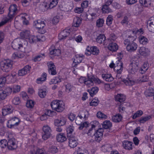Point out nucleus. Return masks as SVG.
<instances>
[{"mask_svg":"<svg viewBox=\"0 0 154 154\" xmlns=\"http://www.w3.org/2000/svg\"><path fill=\"white\" fill-rule=\"evenodd\" d=\"M15 135L12 132H9L8 134V147L9 150H13L17 147V142L14 138Z\"/></svg>","mask_w":154,"mask_h":154,"instance_id":"1","label":"nucleus"},{"mask_svg":"<svg viewBox=\"0 0 154 154\" xmlns=\"http://www.w3.org/2000/svg\"><path fill=\"white\" fill-rule=\"evenodd\" d=\"M27 42L23 39L20 38L15 39L12 43V47L14 49H21L25 47V45Z\"/></svg>","mask_w":154,"mask_h":154,"instance_id":"2","label":"nucleus"},{"mask_svg":"<svg viewBox=\"0 0 154 154\" xmlns=\"http://www.w3.org/2000/svg\"><path fill=\"white\" fill-rule=\"evenodd\" d=\"M51 105L53 109L57 112H61L64 109L63 103L61 100H54L51 102Z\"/></svg>","mask_w":154,"mask_h":154,"instance_id":"3","label":"nucleus"},{"mask_svg":"<svg viewBox=\"0 0 154 154\" xmlns=\"http://www.w3.org/2000/svg\"><path fill=\"white\" fill-rule=\"evenodd\" d=\"M13 62L9 59L4 60L0 63V66L4 71L7 72L10 71L12 68Z\"/></svg>","mask_w":154,"mask_h":154,"instance_id":"4","label":"nucleus"},{"mask_svg":"<svg viewBox=\"0 0 154 154\" xmlns=\"http://www.w3.org/2000/svg\"><path fill=\"white\" fill-rule=\"evenodd\" d=\"M18 12V7L15 4L11 5L9 8L8 17L4 18L3 20L7 19L8 22L10 21Z\"/></svg>","mask_w":154,"mask_h":154,"instance_id":"5","label":"nucleus"},{"mask_svg":"<svg viewBox=\"0 0 154 154\" xmlns=\"http://www.w3.org/2000/svg\"><path fill=\"white\" fill-rule=\"evenodd\" d=\"M20 122V121L18 118L11 117L8 121L7 125L9 128H13L18 125Z\"/></svg>","mask_w":154,"mask_h":154,"instance_id":"6","label":"nucleus"},{"mask_svg":"<svg viewBox=\"0 0 154 154\" xmlns=\"http://www.w3.org/2000/svg\"><path fill=\"white\" fill-rule=\"evenodd\" d=\"M34 26L38 29V32L41 34H44L46 32L45 30L44 29L45 25L44 21L40 20H38L34 22Z\"/></svg>","mask_w":154,"mask_h":154,"instance_id":"7","label":"nucleus"},{"mask_svg":"<svg viewBox=\"0 0 154 154\" xmlns=\"http://www.w3.org/2000/svg\"><path fill=\"white\" fill-rule=\"evenodd\" d=\"M101 83V81L98 78H96L94 76H88V79L85 82V84L88 87L91 86H93L94 83H97L98 84Z\"/></svg>","mask_w":154,"mask_h":154,"instance_id":"8","label":"nucleus"},{"mask_svg":"<svg viewBox=\"0 0 154 154\" xmlns=\"http://www.w3.org/2000/svg\"><path fill=\"white\" fill-rule=\"evenodd\" d=\"M43 130L44 134L42 135V138L45 140L49 138L51 134V130L50 127L48 125H45L43 127Z\"/></svg>","mask_w":154,"mask_h":154,"instance_id":"9","label":"nucleus"},{"mask_svg":"<svg viewBox=\"0 0 154 154\" xmlns=\"http://www.w3.org/2000/svg\"><path fill=\"white\" fill-rule=\"evenodd\" d=\"M81 116H78L75 119V122L76 124L79 125L80 126L79 127V130H82L84 127H87L88 126V123L87 122H85L82 123L83 119H82Z\"/></svg>","mask_w":154,"mask_h":154,"instance_id":"10","label":"nucleus"},{"mask_svg":"<svg viewBox=\"0 0 154 154\" xmlns=\"http://www.w3.org/2000/svg\"><path fill=\"white\" fill-rule=\"evenodd\" d=\"M99 52V50L97 47L95 46L90 47L88 46L86 49L85 54L87 56L90 55L91 54L97 55Z\"/></svg>","mask_w":154,"mask_h":154,"instance_id":"11","label":"nucleus"},{"mask_svg":"<svg viewBox=\"0 0 154 154\" xmlns=\"http://www.w3.org/2000/svg\"><path fill=\"white\" fill-rule=\"evenodd\" d=\"M138 67L137 64L131 63L129 66L128 72L131 76L136 74L138 73Z\"/></svg>","mask_w":154,"mask_h":154,"instance_id":"12","label":"nucleus"},{"mask_svg":"<svg viewBox=\"0 0 154 154\" xmlns=\"http://www.w3.org/2000/svg\"><path fill=\"white\" fill-rule=\"evenodd\" d=\"M146 26L149 31L154 33V17H152L148 20Z\"/></svg>","mask_w":154,"mask_h":154,"instance_id":"13","label":"nucleus"},{"mask_svg":"<svg viewBox=\"0 0 154 154\" xmlns=\"http://www.w3.org/2000/svg\"><path fill=\"white\" fill-rule=\"evenodd\" d=\"M84 57V56L82 54L76 55L73 59L72 66H75L77 64L80 63L83 59Z\"/></svg>","mask_w":154,"mask_h":154,"instance_id":"14","label":"nucleus"},{"mask_svg":"<svg viewBox=\"0 0 154 154\" xmlns=\"http://www.w3.org/2000/svg\"><path fill=\"white\" fill-rule=\"evenodd\" d=\"M138 45L136 43L132 42L129 43L126 46L127 51L132 52L135 51L137 49Z\"/></svg>","mask_w":154,"mask_h":154,"instance_id":"15","label":"nucleus"},{"mask_svg":"<svg viewBox=\"0 0 154 154\" xmlns=\"http://www.w3.org/2000/svg\"><path fill=\"white\" fill-rule=\"evenodd\" d=\"M66 118L63 117H61L55 120L54 124L56 126H62L64 125L66 123Z\"/></svg>","mask_w":154,"mask_h":154,"instance_id":"16","label":"nucleus"},{"mask_svg":"<svg viewBox=\"0 0 154 154\" xmlns=\"http://www.w3.org/2000/svg\"><path fill=\"white\" fill-rule=\"evenodd\" d=\"M70 34V30L65 29L61 32L59 34L58 38L60 40H63Z\"/></svg>","mask_w":154,"mask_h":154,"instance_id":"17","label":"nucleus"},{"mask_svg":"<svg viewBox=\"0 0 154 154\" xmlns=\"http://www.w3.org/2000/svg\"><path fill=\"white\" fill-rule=\"evenodd\" d=\"M31 68L30 66H26L21 69L19 71L18 75L20 76H22L26 75L29 72Z\"/></svg>","mask_w":154,"mask_h":154,"instance_id":"18","label":"nucleus"},{"mask_svg":"<svg viewBox=\"0 0 154 154\" xmlns=\"http://www.w3.org/2000/svg\"><path fill=\"white\" fill-rule=\"evenodd\" d=\"M138 52L141 55L146 56L149 55L150 51L148 48L144 47H142L139 49Z\"/></svg>","mask_w":154,"mask_h":154,"instance_id":"19","label":"nucleus"},{"mask_svg":"<svg viewBox=\"0 0 154 154\" xmlns=\"http://www.w3.org/2000/svg\"><path fill=\"white\" fill-rule=\"evenodd\" d=\"M48 72L51 75H54L57 74L56 68L54 64L51 62L48 63Z\"/></svg>","mask_w":154,"mask_h":154,"instance_id":"20","label":"nucleus"},{"mask_svg":"<svg viewBox=\"0 0 154 154\" xmlns=\"http://www.w3.org/2000/svg\"><path fill=\"white\" fill-rule=\"evenodd\" d=\"M122 63L120 61L118 60L116 62V65L114 68V70L118 73H122L123 69Z\"/></svg>","mask_w":154,"mask_h":154,"instance_id":"21","label":"nucleus"},{"mask_svg":"<svg viewBox=\"0 0 154 154\" xmlns=\"http://www.w3.org/2000/svg\"><path fill=\"white\" fill-rule=\"evenodd\" d=\"M133 143L132 142L125 140L122 142V145L123 147L126 149L131 150L133 149L132 144Z\"/></svg>","mask_w":154,"mask_h":154,"instance_id":"22","label":"nucleus"},{"mask_svg":"<svg viewBox=\"0 0 154 154\" xmlns=\"http://www.w3.org/2000/svg\"><path fill=\"white\" fill-rule=\"evenodd\" d=\"M17 74L14 72L7 76V79L8 82H14L16 80Z\"/></svg>","mask_w":154,"mask_h":154,"instance_id":"23","label":"nucleus"},{"mask_svg":"<svg viewBox=\"0 0 154 154\" xmlns=\"http://www.w3.org/2000/svg\"><path fill=\"white\" fill-rule=\"evenodd\" d=\"M69 145L72 148L76 147L78 145L76 139L74 137H71L69 138Z\"/></svg>","mask_w":154,"mask_h":154,"instance_id":"24","label":"nucleus"},{"mask_svg":"<svg viewBox=\"0 0 154 154\" xmlns=\"http://www.w3.org/2000/svg\"><path fill=\"white\" fill-rule=\"evenodd\" d=\"M13 109L11 106H7L4 107L2 110V114L3 116H5L8 114L11 113Z\"/></svg>","mask_w":154,"mask_h":154,"instance_id":"25","label":"nucleus"},{"mask_svg":"<svg viewBox=\"0 0 154 154\" xmlns=\"http://www.w3.org/2000/svg\"><path fill=\"white\" fill-rule=\"evenodd\" d=\"M50 52L51 54L54 56H58L61 53L60 50L58 49H55L54 46H52L50 48Z\"/></svg>","mask_w":154,"mask_h":154,"instance_id":"26","label":"nucleus"},{"mask_svg":"<svg viewBox=\"0 0 154 154\" xmlns=\"http://www.w3.org/2000/svg\"><path fill=\"white\" fill-rule=\"evenodd\" d=\"M108 49L112 52H116L118 49V46L115 43L111 42L108 46Z\"/></svg>","mask_w":154,"mask_h":154,"instance_id":"27","label":"nucleus"},{"mask_svg":"<svg viewBox=\"0 0 154 154\" xmlns=\"http://www.w3.org/2000/svg\"><path fill=\"white\" fill-rule=\"evenodd\" d=\"M20 35L22 38L28 39L30 35V31L28 30H24L20 32Z\"/></svg>","mask_w":154,"mask_h":154,"instance_id":"28","label":"nucleus"},{"mask_svg":"<svg viewBox=\"0 0 154 154\" xmlns=\"http://www.w3.org/2000/svg\"><path fill=\"white\" fill-rule=\"evenodd\" d=\"M103 79L108 82H111L113 80V78L111 75L109 73L103 74L102 75Z\"/></svg>","mask_w":154,"mask_h":154,"instance_id":"29","label":"nucleus"},{"mask_svg":"<svg viewBox=\"0 0 154 154\" xmlns=\"http://www.w3.org/2000/svg\"><path fill=\"white\" fill-rule=\"evenodd\" d=\"M103 129L102 128H99L94 134V135L96 140H97L98 138H101L103 135Z\"/></svg>","mask_w":154,"mask_h":154,"instance_id":"30","label":"nucleus"},{"mask_svg":"<svg viewBox=\"0 0 154 154\" xmlns=\"http://www.w3.org/2000/svg\"><path fill=\"white\" fill-rule=\"evenodd\" d=\"M139 2L144 7H148L151 5L152 0H140Z\"/></svg>","mask_w":154,"mask_h":154,"instance_id":"31","label":"nucleus"},{"mask_svg":"<svg viewBox=\"0 0 154 154\" xmlns=\"http://www.w3.org/2000/svg\"><path fill=\"white\" fill-rule=\"evenodd\" d=\"M81 22V19L79 17H75L74 18L72 23L73 26L75 27H78L79 26Z\"/></svg>","mask_w":154,"mask_h":154,"instance_id":"32","label":"nucleus"},{"mask_svg":"<svg viewBox=\"0 0 154 154\" xmlns=\"http://www.w3.org/2000/svg\"><path fill=\"white\" fill-rule=\"evenodd\" d=\"M125 96L122 94H118L115 97L116 100L120 102L124 101L125 99Z\"/></svg>","mask_w":154,"mask_h":154,"instance_id":"33","label":"nucleus"},{"mask_svg":"<svg viewBox=\"0 0 154 154\" xmlns=\"http://www.w3.org/2000/svg\"><path fill=\"white\" fill-rule=\"evenodd\" d=\"M57 139L58 142H63L65 141L66 139L65 135L61 133L57 135Z\"/></svg>","mask_w":154,"mask_h":154,"instance_id":"34","label":"nucleus"},{"mask_svg":"<svg viewBox=\"0 0 154 154\" xmlns=\"http://www.w3.org/2000/svg\"><path fill=\"white\" fill-rule=\"evenodd\" d=\"M28 39L29 42L31 44L35 43L38 42L37 36L34 35H30Z\"/></svg>","mask_w":154,"mask_h":154,"instance_id":"35","label":"nucleus"},{"mask_svg":"<svg viewBox=\"0 0 154 154\" xmlns=\"http://www.w3.org/2000/svg\"><path fill=\"white\" fill-rule=\"evenodd\" d=\"M138 40L140 43L143 45H146L148 42L147 38L143 35L140 36L138 38Z\"/></svg>","mask_w":154,"mask_h":154,"instance_id":"36","label":"nucleus"},{"mask_svg":"<svg viewBox=\"0 0 154 154\" xmlns=\"http://www.w3.org/2000/svg\"><path fill=\"white\" fill-rule=\"evenodd\" d=\"M148 65L147 63H145L140 68L139 72L141 74L144 73L149 68Z\"/></svg>","mask_w":154,"mask_h":154,"instance_id":"37","label":"nucleus"},{"mask_svg":"<svg viewBox=\"0 0 154 154\" xmlns=\"http://www.w3.org/2000/svg\"><path fill=\"white\" fill-rule=\"evenodd\" d=\"M122 116L119 114H117L112 118V121L115 122H119L122 119Z\"/></svg>","mask_w":154,"mask_h":154,"instance_id":"38","label":"nucleus"},{"mask_svg":"<svg viewBox=\"0 0 154 154\" xmlns=\"http://www.w3.org/2000/svg\"><path fill=\"white\" fill-rule=\"evenodd\" d=\"M98 123H99L97 121H93V122L91 123V127L88 130V132L87 133V134H88V135L91 136V135L93 129V128H94L96 127V126L98 125Z\"/></svg>","mask_w":154,"mask_h":154,"instance_id":"39","label":"nucleus"},{"mask_svg":"<svg viewBox=\"0 0 154 154\" xmlns=\"http://www.w3.org/2000/svg\"><path fill=\"white\" fill-rule=\"evenodd\" d=\"M122 81L127 86H132L134 83V82L131 79H123Z\"/></svg>","mask_w":154,"mask_h":154,"instance_id":"40","label":"nucleus"},{"mask_svg":"<svg viewBox=\"0 0 154 154\" xmlns=\"http://www.w3.org/2000/svg\"><path fill=\"white\" fill-rule=\"evenodd\" d=\"M46 90L45 89H39L38 92V95L42 98H44L47 94Z\"/></svg>","mask_w":154,"mask_h":154,"instance_id":"41","label":"nucleus"},{"mask_svg":"<svg viewBox=\"0 0 154 154\" xmlns=\"http://www.w3.org/2000/svg\"><path fill=\"white\" fill-rule=\"evenodd\" d=\"M145 95L146 96H152L154 95V89L152 88H149L146 90L145 92Z\"/></svg>","mask_w":154,"mask_h":154,"instance_id":"42","label":"nucleus"},{"mask_svg":"<svg viewBox=\"0 0 154 154\" xmlns=\"http://www.w3.org/2000/svg\"><path fill=\"white\" fill-rule=\"evenodd\" d=\"M109 5H104L102 8V12L103 13H109L112 12V10L109 8Z\"/></svg>","mask_w":154,"mask_h":154,"instance_id":"43","label":"nucleus"},{"mask_svg":"<svg viewBox=\"0 0 154 154\" xmlns=\"http://www.w3.org/2000/svg\"><path fill=\"white\" fill-rule=\"evenodd\" d=\"M106 39V37L103 34H100L97 38V42L101 44Z\"/></svg>","mask_w":154,"mask_h":154,"instance_id":"44","label":"nucleus"},{"mask_svg":"<svg viewBox=\"0 0 154 154\" xmlns=\"http://www.w3.org/2000/svg\"><path fill=\"white\" fill-rule=\"evenodd\" d=\"M98 90V88L95 87L92 88L91 90H88V91L89 92L91 96L93 97L97 93Z\"/></svg>","mask_w":154,"mask_h":154,"instance_id":"45","label":"nucleus"},{"mask_svg":"<svg viewBox=\"0 0 154 154\" xmlns=\"http://www.w3.org/2000/svg\"><path fill=\"white\" fill-rule=\"evenodd\" d=\"M151 118H152V116H147L141 117L139 120V121L140 123H144Z\"/></svg>","mask_w":154,"mask_h":154,"instance_id":"46","label":"nucleus"},{"mask_svg":"<svg viewBox=\"0 0 154 154\" xmlns=\"http://www.w3.org/2000/svg\"><path fill=\"white\" fill-rule=\"evenodd\" d=\"M102 126L103 128L107 129L112 126V124L109 121L107 120L103 122Z\"/></svg>","mask_w":154,"mask_h":154,"instance_id":"47","label":"nucleus"},{"mask_svg":"<svg viewBox=\"0 0 154 154\" xmlns=\"http://www.w3.org/2000/svg\"><path fill=\"white\" fill-rule=\"evenodd\" d=\"M58 0H52L48 4V7L51 9L56 7L58 4Z\"/></svg>","mask_w":154,"mask_h":154,"instance_id":"48","label":"nucleus"},{"mask_svg":"<svg viewBox=\"0 0 154 154\" xmlns=\"http://www.w3.org/2000/svg\"><path fill=\"white\" fill-rule=\"evenodd\" d=\"M45 57L44 54H40L35 57L33 59V60L35 62L40 61Z\"/></svg>","mask_w":154,"mask_h":154,"instance_id":"49","label":"nucleus"},{"mask_svg":"<svg viewBox=\"0 0 154 154\" xmlns=\"http://www.w3.org/2000/svg\"><path fill=\"white\" fill-rule=\"evenodd\" d=\"M132 32L134 35H140L143 34V31L142 28H140L139 29H136L132 31Z\"/></svg>","mask_w":154,"mask_h":154,"instance_id":"50","label":"nucleus"},{"mask_svg":"<svg viewBox=\"0 0 154 154\" xmlns=\"http://www.w3.org/2000/svg\"><path fill=\"white\" fill-rule=\"evenodd\" d=\"M73 88V86L70 84L68 83L66 85V91L68 93L71 92Z\"/></svg>","mask_w":154,"mask_h":154,"instance_id":"51","label":"nucleus"},{"mask_svg":"<svg viewBox=\"0 0 154 154\" xmlns=\"http://www.w3.org/2000/svg\"><path fill=\"white\" fill-rule=\"evenodd\" d=\"M34 101L32 100H28L26 104V106L28 108H32L34 106Z\"/></svg>","mask_w":154,"mask_h":154,"instance_id":"52","label":"nucleus"},{"mask_svg":"<svg viewBox=\"0 0 154 154\" xmlns=\"http://www.w3.org/2000/svg\"><path fill=\"white\" fill-rule=\"evenodd\" d=\"M99 101L98 98L95 97L90 103V105L91 106H96L99 103Z\"/></svg>","mask_w":154,"mask_h":154,"instance_id":"53","label":"nucleus"},{"mask_svg":"<svg viewBox=\"0 0 154 154\" xmlns=\"http://www.w3.org/2000/svg\"><path fill=\"white\" fill-rule=\"evenodd\" d=\"M97 117L101 119H105L107 118V116L101 112H98L97 114Z\"/></svg>","mask_w":154,"mask_h":154,"instance_id":"54","label":"nucleus"},{"mask_svg":"<svg viewBox=\"0 0 154 154\" xmlns=\"http://www.w3.org/2000/svg\"><path fill=\"white\" fill-rule=\"evenodd\" d=\"M7 142L6 140L3 139L0 140V146L2 148H4L8 146Z\"/></svg>","mask_w":154,"mask_h":154,"instance_id":"55","label":"nucleus"},{"mask_svg":"<svg viewBox=\"0 0 154 154\" xmlns=\"http://www.w3.org/2000/svg\"><path fill=\"white\" fill-rule=\"evenodd\" d=\"M6 81L8 82L7 79V76L6 77H2L0 78V88H1L3 85L5 84Z\"/></svg>","mask_w":154,"mask_h":154,"instance_id":"56","label":"nucleus"},{"mask_svg":"<svg viewBox=\"0 0 154 154\" xmlns=\"http://www.w3.org/2000/svg\"><path fill=\"white\" fill-rule=\"evenodd\" d=\"M113 20L112 16L109 15L106 18V24L108 26L110 25L112 23Z\"/></svg>","mask_w":154,"mask_h":154,"instance_id":"57","label":"nucleus"},{"mask_svg":"<svg viewBox=\"0 0 154 154\" xmlns=\"http://www.w3.org/2000/svg\"><path fill=\"white\" fill-rule=\"evenodd\" d=\"M143 113V112L142 110H138L133 115L132 118L133 119H135L137 117L141 116Z\"/></svg>","mask_w":154,"mask_h":154,"instance_id":"58","label":"nucleus"},{"mask_svg":"<svg viewBox=\"0 0 154 154\" xmlns=\"http://www.w3.org/2000/svg\"><path fill=\"white\" fill-rule=\"evenodd\" d=\"M104 20L103 19H99L96 22V25L98 27H102L104 23Z\"/></svg>","mask_w":154,"mask_h":154,"instance_id":"59","label":"nucleus"},{"mask_svg":"<svg viewBox=\"0 0 154 154\" xmlns=\"http://www.w3.org/2000/svg\"><path fill=\"white\" fill-rule=\"evenodd\" d=\"M58 149L55 146H51L49 149V151L52 153H55L58 151Z\"/></svg>","mask_w":154,"mask_h":154,"instance_id":"60","label":"nucleus"},{"mask_svg":"<svg viewBox=\"0 0 154 154\" xmlns=\"http://www.w3.org/2000/svg\"><path fill=\"white\" fill-rule=\"evenodd\" d=\"M60 18V17L58 15H57L54 17L51 20V22L52 23L54 24H57L59 22Z\"/></svg>","mask_w":154,"mask_h":154,"instance_id":"61","label":"nucleus"},{"mask_svg":"<svg viewBox=\"0 0 154 154\" xmlns=\"http://www.w3.org/2000/svg\"><path fill=\"white\" fill-rule=\"evenodd\" d=\"M20 90V87L18 85H14L13 87V91L14 93L19 92Z\"/></svg>","mask_w":154,"mask_h":154,"instance_id":"62","label":"nucleus"},{"mask_svg":"<svg viewBox=\"0 0 154 154\" xmlns=\"http://www.w3.org/2000/svg\"><path fill=\"white\" fill-rule=\"evenodd\" d=\"M40 8L42 9L43 11H45L49 9V7H48V4L47 3H43L40 5Z\"/></svg>","mask_w":154,"mask_h":154,"instance_id":"63","label":"nucleus"},{"mask_svg":"<svg viewBox=\"0 0 154 154\" xmlns=\"http://www.w3.org/2000/svg\"><path fill=\"white\" fill-rule=\"evenodd\" d=\"M4 93H5L6 95L7 96L11 93L12 91V89L11 88L8 87L5 88V90H4Z\"/></svg>","mask_w":154,"mask_h":154,"instance_id":"64","label":"nucleus"}]
</instances>
